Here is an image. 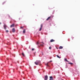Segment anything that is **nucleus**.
<instances>
[{
  "mask_svg": "<svg viewBox=\"0 0 80 80\" xmlns=\"http://www.w3.org/2000/svg\"><path fill=\"white\" fill-rule=\"evenodd\" d=\"M13 27H15V24L14 23L13 24L11 25V26H10L11 28H12Z\"/></svg>",
  "mask_w": 80,
  "mask_h": 80,
  "instance_id": "5",
  "label": "nucleus"
},
{
  "mask_svg": "<svg viewBox=\"0 0 80 80\" xmlns=\"http://www.w3.org/2000/svg\"><path fill=\"white\" fill-rule=\"evenodd\" d=\"M6 32H8V30H6Z\"/></svg>",
  "mask_w": 80,
  "mask_h": 80,
  "instance_id": "20",
  "label": "nucleus"
},
{
  "mask_svg": "<svg viewBox=\"0 0 80 80\" xmlns=\"http://www.w3.org/2000/svg\"><path fill=\"white\" fill-rule=\"evenodd\" d=\"M51 47H49V49H51Z\"/></svg>",
  "mask_w": 80,
  "mask_h": 80,
  "instance_id": "21",
  "label": "nucleus"
},
{
  "mask_svg": "<svg viewBox=\"0 0 80 80\" xmlns=\"http://www.w3.org/2000/svg\"><path fill=\"white\" fill-rule=\"evenodd\" d=\"M15 29L14 28H13V29H12V32H15Z\"/></svg>",
  "mask_w": 80,
  "mask_h": 80,
  "instance_id": "6",
  "label": "nucleus"
},
{
  "mask_svg": "<svg viewBox=\"0 0 80 80\" xmlns=\"http://www.w3.org/2000/svg\"><path fill=\"white\" fill-rule=\"evenodd\" d=\"M48 79V76L47 75H46L45 76L44 80H47Z\"/></svg>",
  "mask_w": 80,
  "mask_h": 80,
  "instance_id": "4",
  "label": "nucleus"
},
{
  "mask_svg": "<svg viewBox=\"0 0 80 80\" xmlns=\"http://www.w3.org/2000/svg\"><path fill=\"white\" fill-rule=\"evenodd\" d=\"M42 55H43V52H42Z\"/></svg>",
  "mask_w": 80,
  "mask_h": 80,
  "instance_id": "22",
  "label": "nucleus"
},
{
  "mask_svg": "<svg viewBox=\"0 0 80 80\" xmlns=\"http://www.w3.org/2000/svg\"><path fill=\"white\" fill-rule=\"evenodd\" d=\"M1 22H0V25H1Z\"/></svg>",
  "mask_w": 80,
  "mask_h": 80,
  "instance_id": "27",
  "label": "nucleus"
},
{
  "mask_svg": "<svg viewBox=\"0 0 80 80\" xmlns=\"http://www.w3.org/2000/svg\"><path fill=\"white\" fill-rule=\"evenodd\" d=\"M3 27H4L5 30H6V27H7V25L5 24L3 26Z\"/></svg>",
  "mask_w": 80,
  "mask_h": 80,
  "instance_id": "8",
  "label": "nucleus"
},
{
  "mask_svg": "<svg viewBox=\"0 0 80 80\" xmlns=\"http://www.w3.org/2000/svg\"><path fill=\"white\" fill-rule=\"evenodd\" d=\"M62 80H63V79H62Z\"/></svg>",
  "mask_w": 80,
  "mask_h": 80,
  "instance_id": "29",
  "label": "nucleus"
},
{
  "mask_svg": "<svg viewBox=\"0 0 80 80\" xmlns=\"http://www.w3.org/2000/svg\"><path fill=\"white\" fill-rule=\"evenodd\" d=\"M4 3H5V2H3V3H2V4H3Z\"/></svg>",
  "mask_w": 80,
  "mask_h": 80,
  "instance_id": "23",
  "label": "nucleus"
},
{
  "mask_svg": "<svg viewBox=\"0 0 80 80\" xmlns=\"http://www.w3.org/2000/svg\"><path fill=\"white\" fill-rule=\"evenodd\" d=\"M23 28V27H20V28H22V29Z\"/></svg>",
  "mask_w": 80,
  "mask_h": 80,
  "instance_id": "19",
  "label": "nucleus"
},
{
  "mask_svg": "<svg viewBox=\"0 0 80 80\" xmlns=\"http://www.w3.org/2000/svg\"><path fill=\"white\" fill-rule=\"evenodd\" d=\"M34 50H35L34 48H32V51H34Z\"/></svg>",
  "mask_w": 80,
  "mask_h": 80,
  "instance_id": "17",
  "label": "nucleus"
},
{
  "mask_svg": "<svg viewBox=\"0 0 80 80\" xmlns=\"http://www.w3.org/2000/svg\"><path fill=\"white\" fill-rule=\"evenodd\" d=\"M68 64H70V65H73V63H71V62H69L68 63Z\"/></svg>",
  "mask_w": 80,
  "mask_h": 80,
  "instance_id": "15",
  "label": "nucleus"
},
{
  "mask_svg": "<svg viewBox=\"0 0 80 80\" xmlns=\"http://www.w3.org/2000/svg\"><path fill=\"white\" fill-rule=\"evenodd\" d=\"M23 33H25L26 32V30L24 29V30H23Z\"/></svg>",
  "mask_w": 80,
  "mask_h": 80,
  "instance_id": "12",
  "label": "nucleus"
},
{
  "mask_svg": "<svg viewBox=\"0 0 80 80\" xmlns=\"http://www.w3.org/2000/svg\"><path fill=\"white\" fill-rule=\"evenodd\" d=\"M42 44H44V43H43V42H42Z\"/></svg>",
  "mask_w": 80,
  "mask_h": 80,
  "instance_id": "26",
  "label": "nucleus"
},
{
  "mask_svg": "<svg viewBox=\"0 0 80 80\" xmlns=\"http://www.w3.org/2000/svg\"><path fill=\"white\" fill-rule=\"evenodd\" d=\"M59 48V49H62L63 48V47L62 46H60Z\"/></svg>",
  "mask_w": 80,
  "mask_h": 80,
  "instance_id": "11",
  "label": "nucleus"
},
{
  "mask_svg": "<svg viewBox=\"0 0 80 80\" xmlns=\"http://www.w3.org/2000/svg\"><path fill=\"white\" fill-rule=\"evenodd\" d=\"M40 63V61L37 60L36 62H35V64L37 65H38Z\"/></svg>",
  "mask_w": 80,
  "mask_h": 80,
  "instance_id": "1",
  "label": "nucleus"
},
{
  "mask_svg": "<svg viewBox=\"0 0 80 80\" xmlns=\"http://www.w3.org/2000/svg\"><path fill=\"white\" fill-rule=\"evenodd\" d=\"M41 27H40L39 30V31H41V30L42 29V28L43 27V24H41Z\"/></svg>",
  "mask_w": 80,
  "mask_h": 80,
  "instance_id": "3",
  "label": "nucleus"
},
{
  "mask_svg": "<svg viewBox=\"0 0 80 80\" xmlns=\"http://www.w3.org/2000/svg\"><path fill=\"white\" fill-rule=\"evenodd\" d=\"M64 61L68 62H69V61L67 60V59L66 58H65L64 59Z\"/></svg>",
  "mask_w": 80,
  "mask_h": 80,
  "instance_id": "10",
  "label": "nucleus"
},
{
  "mask_svg": "<svg viewBox=\"0 0 80 80\" xmlns=\"http://www.w3.org/2000/svg\"><path fill=\"white\" fill-rule=\"evenodd\" d=\"M22 55H23V56L24 57H25V55L23 53H22Z\"/></svg>",
  "mask_w": 80,
  "mask_h": 80,
  "instance_id": "14",
  "label": "nucleus"
},
{
  "mask_svg": "<svg viewBox=\"0 0 80 80\" xmlns=\"http://www.w3.org/2000/svg\"><path fill=\"white\" fill-rule=\"evenodd\" d=\"M50 79L49 80H53V77L52 76H51L50 77Z\"/></svg>",
  "mask_w": 80,
  "mask_h": 80,
  "instance_id": "7",
  "label": "nucleus"
},
{
  "mask_svg": "<svg viewBox=\"0 0 80 80\" xmlns=\"http://www.w3.org/2000/svg\"><path fill=\"white\" fill-rule=\"evenodd\" d=\"M52 62V61H50V62Z\"/></svg>",
  "mask_w": 80,
  "mask_h": 80,
  "instance_id": "25",
  "label": "nucleus"
},
{
  "mask_svg": "<svg viewBox=\"0 0 80 80\" xmlns=\"http://www.w3.org/2000/svg\"><path fill=\"white\" fill-rule=\"evenodd\" d=\"M48 62L47 64V66L49 67L48 64Z\"/></svg>",
  "mask_w": 80,
  "mask_h": 80,
  "instance_id": "16",
  "label": "nucleus"
},
{
  "mask_svg": "<svg viewBox=\"0 0 80 80\" xmlns=\"http://www.w3.org/2000/svg\"><path fill=\"white\" fill-rule=\"evenodd\" d=\"M37 45H38V44H39V42H37Z\"/></svg>",
  "mask_w": 80,
  "mask_h": 80,
  "instance_id": "18",
  "label": "nucleus"
},
{
  "mask_svg": "<svg viewBox=\"0 0 80 80\" xmlns=\"http://www.w3.org/2000/svg\"><path fill=\"white\" fill-rule=\"evenodd\" d=\"M50 59H51V58H50Z\"/></svg>",
  "mask_w": 80,
  "mask_h": 80,
  "instance_id": "28",
  "label": "nucleus"
},
{
  "mask_svg": "<svg viewBox=\"0 0 80 80\" xmlns=\"http://www.w3.org/2000/svg\"><path fill=\"white\" fill-rule=\"evenodd\" d=\"M41 45V46H43V44H41V45Z\"/></svg>",
  "mask_w": 80,
  "mask_h": 80,
  "instance_id": "24",
  "label": "nucleus"
},
{
  "mask_svg": "<svg viewBox=\"0 0 80 80\" xmlns=\"http://www.w3.org/2000/svg\"><path fill=\"white\" fill-rule=\"evenodd\" d=\"M55 40H53V39H51L50 41V42H55Z\"/></svg>",
  "mask_w": 80,
  "mask_h": 80,
  "instance_id": "9",
  "label": "nucleus"
},
{
  "mask_svg": "<svg viewBox=\"0 0 80 80\" xmlns=\"http://www.w3.org/2000/svg\"><path fill=\"white\" fill-rule=\"evenodd\" d=\"M57 57L58 58H61V57H60L59 56L57 55Z\"/></svg>",
  "mask_w": 80,
  "mask_h": 80,
  "instance_id": "13",
  "label": "nucleus"
},
{
  "mask_svg": "<svg viewBox=\"0 0 80 80\" xmlns=\"http://www.w3.org/2000/svg\"><path fill=\"white\" fill-rule=\"evenodd\" d=\"M53 16H50V17H48V18H47V20L48 21L49 20L50 18H53Z\"/></svg>",
  "mask_w": 80,
  "mask_h": 80,
  "instance_id": "2",
  "label": "nucleus"
}]
</instances>
